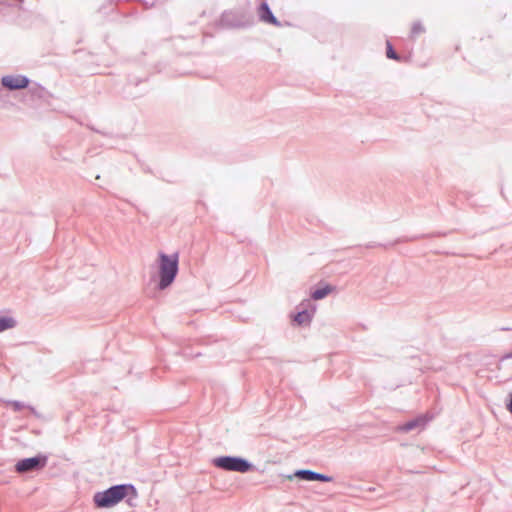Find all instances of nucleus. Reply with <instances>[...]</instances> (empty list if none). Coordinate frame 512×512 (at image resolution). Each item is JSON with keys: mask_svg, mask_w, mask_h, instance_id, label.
Masks as SVG:
<instances>
[{"mask_svg": "<svg viewBox=\"0 0 512 512\" xmlns=\"http://www.w3.org/2000/svg\"><path fill=\"white\" fill-rule=\"evenodd\" d=\"M138 497L136 487L131 483L115 484L109 488L96 492L93 496L94 505L97 508H111L126 499L132 506V501Z\"/></svg>", "mask_w": 512, "mask_h": 512, "instance_id": "obj_1", "label": "nucleus"}, {"mask_svg": "<svg viewBox=\"0 0 512 512\" xmlns=\"http://www.w3.org/2000/svg\"><path fill=\"white\" fill-rule=\"evenodd\" d=\"M179 272V254L178 252L166 254L160 252L158 255V283L157 289L163 291L170 287Z\"/></svg>", "mask_w": 512, "mask_h": 512, "instance_id": "obj_2", "label": "nucleus"}, {"mask_svg": "<svg viewBox=\"0 0 512 512\" xmlns=\"http://www.w3.org/2000/svg\"><path fill=\"white\" fill-rule=\"evenodd\" d=\"M213 464L225 471L247 473L255 469L252 462L241 456H219L213 459Z\"/></svg>", "mask_w": 512, "mask_h": 512, "instance_id": "obj_3", "label": "nucleus"}, {"mask_svg": "<svg viewBox=\"0 0 512 512\" xmlns=\"http://www.w3.org/2000/svg\"><path fill=\"white\" fill-rule=\"evenodd\" d=\"M48 462V456L39 453L33 457L19 459L15 464V471L19 474L38 472L42 470Z\"/></svg>", "mask_w": 512, "mask_h": 512, "instance_id": "obj_4", "label": "nucleus"}, {"mask_svg": "<svg viewBox=\"0 0 512 512\" xmlns=\"http://www.w3.org/2000/svg\"><path fill=\"white\" fill-rule=\"evenodd\" d=\"M315 312L316 306L310 300H305L297 307V312L292 315V320L298 326L310 324Z\"/></svg>", "mask_w": 512, "mask_h": 512, "instance_id": "obj_5", "label": "nucleus"}, {"mask_svg": "<svg viewBox=\"0 0 512 512\" xmlns=\"http://www.w3.org/2000/svg\"><path fill=\"white\" fill-rule=\"evenodd\" d=\"M31 80L25 75H5L1 78V85L8 91H18L29 87Z\"/></svg>", "mask_w": 512, "mask_h": 512, "instance_id": "obj_6", "label": "nucleus"}, {"mask_svg": "<svg viewBox=\"0 0 512 512\" xmlns=\"http://www.w3.org/2000/svg\"><path fill=\"white\" fill-rule=\"evenodd\" d=\"M294 477H296L299 480L307 481V482H313V481H319V482H331L333 481V477L322 474L310 469H298L294 472Z\"/></svg>", "mask_w": 512, "mask_h": 512, "instance_id": "obj_7", "label": "nucleus"}, {"mask_svg": "<svg viewBox=\"0 0 512 512\" xmlns=\"http://www.w3.org/2000/svg\"><path fill=\"white\" fill-rule=\"evenodd\" d=\"M258 16H259L260 21H262L264 23L271 24L276 27L281 26L280 21L273 14L267 1H261L260 5L258 7Z\"/></svg>", "mask_w": 512, "mask_h": 512, "instance_id": "obj_8", "label": "nucleus"}, {"mask_svg": "<svg viewBox=\"0 0 512 512\" xmlns=\"http://www.w3.org/2000/svg\"><path fill=\"white\" fill-rule=\"evenodd\" d=\"M334 289L335 287L330 284L318 286L311 292L310 296L313 300H321L328 296Z\"/></svg>", "mask_w": 512, "mask_h": 512, "instance_id": "obj_9", "label": "nucleus"}, {"mask_svg": "<svg viewBox=\"0 0 512 512\" xmlns=\"http://www.w3.org/2000/svg\"><path fill=\"white\" fill-rule=\"evenodd\" d=\"M425 423L426 422H425V420L423 418L417 417V418H414L412 420H409V421L405 422L400 427V430L403 431V432H410V431L414 430L417 427L424 426Z\"/></svg>", "mask_w": 512, "mask_h": 512, "instance_id": "obj_10", "label": "nucleus"}, {"mask_svg": "<svg viewBox=\"0 0 512 512\" xmlns=\"http://www.w3.org/2000/svg\"><path fill=\"white\" fill-rule=\"evenodd\" d=\"M17 321L11 316L0 315V333L15 328Z\"/></svg>", "mask_w": 512, "mask_h": 512, "instance_id": "obj_11", "label": "nucleus"}, {"mask_svg": "<svg viewBox=\"0 0 512 512\" xmlns=\"http://www.w3.org/2000/svg\"><path fill=\"white\" fill-rule=\"evenodd\" d=\"M8 405H11L13 407V410L18 412L21 411L24 408H28L33 414H37L35 408L30 405H26L25 403L18 401V400H10L7 402Z\"/></svg>", "mask_w": 512, "mask_h": 512, "instance_id": "obj_12", "label": "nucleus"}, {"mask_svg": "<svg viewBox=\"0 0 512 512\" xmlns=\"http://www.w3.org/2000/svg\"><path fill=\"white\" fill-rule=\"evenodd\" d=\"M386 57L396 61L400 60V55L395 51L393 45L389 41L386 43Z\"/></svg>", "mask_w": 512, "mask_h": 512, "instance_id": "obj_13", "label": "nucleus"}, {"mask_svg": "<svg viewBox=\"0 0 512 512\" xmlns=\"http://www.w3.org/2000/svg\"><path fill=\"white\" fill-rule=\"evenodd\" d=\"M425 32V28L421 22H414L411 28V37H416L417 35Z\"/></svg>", "mask_w": 512, "mask_h": 512, "instance_id": "obj_14", "label": "nucleus"}, {"mask_svg": "<svg viewBox=\"0 0 512 512\" xmlns=\"http://www.w3.org/2000/svg\"><path fill=\"white\" fill-rule=\"evenodd\" d=\"M506 409L512 413V391L509 393L506 401Z\"/></svg>", "mask_w": 512, "mask_h": 512, "instance_id": "obj_15", "label": "nucleus"}, {"mask_svg": "<svg viewBox=\"0 0 512 512\" xmlns=\"http://www.w3.org/2000/svg\"><path fill=\"white\" fill-rule=\"evenodd\" d=\"M229 14L228 13H223L222 16H221V23L224 24V25H229L231 26L228 22H227V18H228Z\"/></svg>", "mask_w": 512, "mask_h": 512, "instance_id": "obj_16", "label": "nucleus"}, {"mask_svg": "<svg viewBox=\"0 0 512 512\" xmlns=\"http://www.w3.org/2000/svg\"><path fill=\"white\" fill-rule=\"evenodd\" d=\"M183 355H184L185 357H198V356H201V355H202V353H201V352H197V353H195L194 355H192V354H189L186 350H184V351H183Z\"/></svg>", "mask_w": 512, "mask_h": 512, "instance_id": "obj_17", "label": "nucleus"}, {"mask_svg": "<svg viewBox=\"0 0 512 512\" xmlns=\"http://www.w3.org/2000/svg\"><path fill=\"white\" fill-rule=\"evenodd\" d=\"M380 246H383L382 244L380 243H376V242H370L366 245V248H375V247H380Z\"/></svg>", "mask_w": 512, "mask_h": 512, "instance_id": "obj_18", "label": "nucleus"}, {"mask_svg": "<svg viewBox=\"0 0 512 512\" xmlns=\"http://www.w3.org/2000/svg\"><path fill=\"white\" fill-rule=\"evenodd\" d=\"M512 358V351L501 356L500 361H504Z\"/></svg>", "mask_w": 512, "mask_h": 512, "instance_id": "obj_19", "label": "nucleus"}, {"mask_svg": "<svg viewBox=\"0 0 512 512\" xmlns=\"http://www.w3.org/2000/svg\"><path fill=\"white\" fill-rule=\"evenodd\" d=\"M502 330H503V331H508V330H511V329H510V328H508V327H504V328H502Z\"/></svg>", "mask_w": 512, "mask_h": 512, "instance_id": "obj_20", "label": "nucleus"}]
</instances>
